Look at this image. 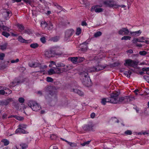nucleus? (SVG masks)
<instances>
[{"instance_id":"nucleus-1","label":"nucleus","mask_w":149,"mask_h":149,"mask_svg":"<svg viewBox=\"0 0 149 149\" xmlns=\"http://www.w3.org/2000/svg\"><path fill=\"white\" fill-rule=\"evenodd\" d=\"M44 89L45 91L44 96L47 102H49L57 99L56 89L55 87L48 86L45 87Z\"/></svg>"},{"instance_id":"nucleus-2","label":"nucleus","mask_w":149,"mask_h":149,"mask_svg":"<svg viewBox=\"0 0 149 149\" xmlns=\"http://www.w3.org/2000/svg\"><path fill=\"white\" fill-rule=\"evenodd\" d=\"M54 69H51L48 71L49 75H52L56 73L59 74L63 72H66L73 68V66H56Z\"/></svg>"},{"instance_id":"nucleus-3","label":"nucleus","mask_w":149,"mask_h":149,"mask_svg":"<svg viewBox=\"0 0 149 149\" xmlns=\"http://www.w3.org/2000/svg\"><path fill=\"white\" fill-rule=\"evenodd\" d=\"M134 100V97L125 96L119 97L116 104H125L132 101Z\"/></svg>"},{"instance_id":"nucleus-4","label":"nucleus","mask_w":149,"mask_h":149,"mask_svg":"<svg viewBox=\"0 0 149 149\" xmlns=\"http://www.w3.org/2000/svg\"><path fill=\"white\" fill-rule=\"evenodd\" d=\"M28 105L34 111H37L41 109L40 105L33 101H30L28 103Z\"/></svg>"},{"instance_id":"nucleus-5","label":"nucleus","mask_w":149,"mask_h":149,"mask_svg":"<svg viewBox=\"0 0 149 149\" xmlns=\"http://www.w3.org/2000/svg\"><path fill=\"white\" fill-rule=\"evenodd\" d=\"M110 97L109 98L110 103L116 104L119 98L118 96L119 95V93L117 91H114L110 94Z\"/></svg>"},{"instance_id":"nucleus-6","label":"nucleus","mask_w":149,"mask_h":149,"mask_svg":"<svg viewBox=\"0 0 149 149\" xmlns=\"http://www.w3.org/2000/svg\"><path fill=\"white\" fill-rule=\"evenodd\" d=\"M130 67H132V66H133L132 67V68H130L129 67V69L128 71H125L124 72V74L128 78H129L130 77V76L132 74V71L134 72H136V73H137L136 72V70L138 69L137 68H136L137 66H130Z\"/></svg>"},{"instance_id":"nucleus-7","label":"nucleus","mask_w":149,"mask_h":149,"mask_svg":"<svg viewBox=\"0 0 149 149\" xmlns=\"http://www.w3.org/2000/svg\"><path fill=\"white\" fill-rule=\"evenodd\" d=\"M103 3L106 6L109 7H113L116 6V7L115 8H117L118 6L117 3L113 0H110L105 1Z\"/></svg>"},{"instance_id":"nucleus-8","label":"nucleus","mask_w":149,"mask_h":149,"mask_svg":"<svg viewBox=\"0 0 149 149\" xmlns=\"http://www.w3.org/2000/svg\"><path fill=\"white\" fill-rule=\"evenodd\" d=\"M59 54L54 50L47 51L45 52V56L47 58H50L54 57L56 55H58Z\"/></svg>"},{"instance_id":"nucleus-9","label":"nucleus","mask_w":149,"mask_h":149,"mask_svg":"<svg viewBox=\"0 0 149 149\" xmlns=\"http://www.w3.org/2000/svg\"><path fill=\"white\" fill-rule=\"evenodd\" d=\"M81 80L82 83L85 86L87 87H89L91 86V81L89 77L86 78L82 79Z\"/></svg>"},{"instance_id":"nucleus-10","label":"nucleus","mask_w":149,"mask_h":149,"mask_svg":"<svg viewBox=\"0 0 149 149\" xmlns=\"http://www.w3.org/2000/svg\"><path fill=\"white\" fill-rule=\"evenodd\" d=\"M138 61L134 60H132L130 59H128L125 60V63H124V65H138L139 64Z\"/></svg>"},{"instance_id":"nucleus-11","label":"nucleus","mask_w":149,"mask_h":149,"mask_svg":"<svg viewBox=\"0 0 149 149\" xmlns=\"http://www.w3.org/2000/svg\"><path fill=\"white\" fill-rule=\"evenodd\" d=\"M73 30L71 29L67 30L65 32V40L68 41L69 38L72 35Z\"/></svg>"},{"instance_id":"nucleus-12","label":"nucleus","mask_w":149,"mask_h":149,"mask_svg":"<svg viewBox=\"0 0 149 149\" xmlns=\"http://www.w3.org/2000/svg\"><path fill=\"white\" fill-rule=\"evenodd\" d=\"M88 43L87 41H85L80 45V50L82 52H86L88 49V47L87 45Z\"/></svg>"},{"instance_id":"nucleus-13","label":"nucleus","mask_w":149,"mask_h":149,"mask_svg":"<svg viewBox=\"0 0 149 149\" xmlns=\"http://www.w3.org/2000/svg\"><path fill=\"white\" fill-rule=\"evenodd\" d=\"M93 126L92 124H86L83 127V129L84 130L86 131H89L91 130L92 131H94L93 128Z\"/></svg>"},{"instance_id":"nucleus-14","label":"nucleus","mask_w":149,"mask_h":149,"mask_svg":"<svg viewBox=\"0 0 149 149\" xmlns=\"http://www.w3.org/2000/svg\"><path fill=\"white\" fill-rule=\"evenodd\" d=\"M13 101V99L11 98H8L4 100L0 101V105L6 106Z\"/></svg>"},{"instance_id":"nucleus-15","label":"nucleus","mask_w":149,"mask_h":149,"mask_svg":"<svg viewBox=\"0 0 149 149\" xmlns=\"http://www.w3.org/2000/svg\"><path fill=\"white\" fill-rule=\"evenodd\" d=\"M116 66H96L95 68L96 70V72H98L100 70H103V69L107 68H114Z\"/></svg>"},{"instance_id":"nucleus-16","label":"nucleus","mask_w":149,"mask_h":149,"mask_svg":"<svg viewBox=\"0 0 149 149\" xmlns=\"http://www.w3.org/2000/svg\"><path fill=\"white\" fill-rule=\"evenodd\" d=\"M88 72H89V71H87L86 70L84 71L82 70L81 72L79 73V74L80 76L81 80L82 79L86 78H87L89 77L88 76Z\"/></svg>"},{"instance_id":"nucleus-17","label":"nucleus","mask_w":149,"mask_h":149,"mask_svg":"<svg viewBox=\"0 0 149 149\" xmlns=\"http://www.w3.org/2000/svg\"><path fill=\"white\" fill-rule=\"evenodd\" d=\"M130 32L127 29L124 28L119 30L118 33L120 35H128Z\"/></svg>"},{"instance_id":"nucleus-18","label":"nucleus","mask_w":149,"mask_h":149,"mask_svg":"<svg viewBox=\"0 0 149 149\" xmlns=\"http://www.w3.org/2000/svg\"><path fill=\"white\" fill-rule=\"evenodd\" d=\"M12 15V13L11 11L9 10H7L5 14L6 19L7 20H8Z\"/></svg>"},{"instance_id":"nucleus-19","label":"nucleus","mask_w":149,"mask_h":149,"mask_svg":"<svg viewBox=\"0 0 149 149\" xmlns=\"http://www.w3.org/2000/svg\"><path fill=\"white\" fill-rule=\"evenodd\" d=\"M144 38L143 37H142L139 38H134L132 40V42L133 43H136L137 42H144Z\"/></svg>"},{"instance_id":"nucleus-20","label":"nucleus","mask_w":149,"mask_h":149,"mask_svg":"<svg viewBox=\"0 0 149 149\" xmlns=\"http://www.w3.org/2000/svg\"><path fill=\"white\" fill-rule=\"evenodd\" d=\"M141 31L139 30L138 31L132 32L130 31V33L132 36H139L141 33Z\"/></svg>"},{"instance_id":"nucleus-21","label":"nucleus","mask_w":149,"mask_h":149,"mask_svg":"<svg viewBox=\"0 0 149 149\" xmlns=\"http://www.w3.org/2000/svg\"><path fill=\"white\" fill-rule=\"evenodd\" d=\"M17 28L19 29V31L21 33H22L24 29V26L21 24H17Z\"/></svg>"},{"instance_id":"nucleus-22","label":"nucleus","mask_w":149,"mask_h":149,"mask_svg":"<svg viewBox=\"0 0 149 149\" xmlns=\"http://www.w3.org/2000/svg\"><path fill=\"white\" fill-rule=\"evenodd\" d=\"M17 39L18 41L21 42L25 43H28V40H25L21 36H18Z\"/></svg>"},{"instance_id":"nucleus-23","label":"nucleus","mask_w":149,"mask_h":149,"mask_svg":"<svg viewBox=\"0 0 149 149\" xmlns=\"http://www.w3.org/2000/svg\"><path fill=\"white\" fill-rule=\"evenodd\" d=\"M26 132H27L24 130L19 128H17L15 131L16 133H19L26 134Z\"/></svg>"},{"instance_id":"nucleus-24","label":"nucleus","mask_w":149,"mask_h":149,"mask_svg":"<svg viewBox=\"0 0 149 149\" xmlns=\"http://www.w3.org/2000/svg\"><path fill=\"white\" fill-rule=\"evenodd\" d=\"M47 23L45 21H42L41 22V25L43 29L46 30Z\"/></svg>"},{"instance_id":"nucleus-25","label":"nucleus","mask_w":149,"mask_h":149,"mask_svg":"<svg viewBox=\"0 0 149 149\" xmlns=\"http://www.w3.org/2000/svg\"><path fill=\"white\" fill-rule=\"evenodd\" d=\"M8 45V43L6 42L2 45H0V49L2 50H4L6 49Z\"/></svg>"},{"instance_id":"nucleus-26","label":"nucleus","mask_w":149,"mask_h":149,"mask_svg":"<svg viewBox=\"0 0 149 149\" xmlns=\"http://www.w3.org/2000/svg\"><path fill=\"white\" fill-rule=\"evenodd\" d=\"M73 91L74 92L78 94L80 96H82L84 95V93L82 91L77 89H73Z\"/></svg>"},{"instance_id":"nucleus-27","label":"nucleus","mask_w":149,"mask_h":149,"mask_svg":"<svg viewBox=\"0 0 149 149\" xmlns=\"http://www.w3.org/2000/svg\"><path fill=\"white\" fill-rule=\"evenodd\" d=\"M109 98H103L102 100L101 103L104 105H105L106 103L107 102H110Z\"/></svg>"},{"instance_id":"nucleus-28","label":"nucleus","mask_w":149,"mask_h":149,"mask_svg":"<svg viewBox=\"0 0 149 149\" xmlns=\"http://www.w3.org/2000/svg\"><path fill=\"white\" fill-rule=\"evenodd\" d=\"M25 33L27 34L28 35H30L32 33V31L29 29H24L22 33V34Z\"/></svg>"},{"instance_id":"nucleus-29","label":"nucleus","mask_w":149,"mask_h":149,"mask_svg":"<svg viewBox=\"0 0 149 149\" xmlns=\"http://www.w3.org/2000/svg\"><path fill=\"white\" fill-rule=\"evenodd\" d=\"M53 25L52 23L49 22L47 23V28L46 30H51L53 28Z\"/></svg>"},{"instance_id":"nucleus-30","label":"nucleus","mask_w":149,"mask_h":149,"mask_svg":"<svg viewBox=\"0 0 149 149\" xmlns=\"http://www.w3.org/2000/svg\"><path fill=\"white\" fill-rule=\"evenodd\" d=\"M71 61L74 64H77V57H72L69 58Z\"/></svg>"},{"instance_id":"nucleus-31","label":"nucleus","mask_w":149,"mask_h":149,"mask_svg":"<svg viewBox=\"0 0 149 149\" xmlns=\"http://www.w3.org/2000/svg\"><path fill=\"white\" fill-rule=\"evenodd\" d=\"M77 57V63H79L82 62L85 60V58L84 57L80 56Z\"/></svg>"},{"instance_id":"nucleus-32","label":"nucleus","mask_w":149,"mask_h":149,"mask_svg":"<svg viewBox=\"0 0 149 149\" xmlns=\"http://www.w3.org/2000/svg\"><path fill=\"white\" fill-rule=\"evenodd\" d=\"M1 142L3 143L4 146H6L9 143V141L8 140L6 139H3L2 140Z\"/></svg>"},{"instance_id":"nucleus-33","label":"nucleus","mask_w":149,"mask_h":149,"mask_svg":"<svg viewBox=\"0 0 149 149\" xmlns=\"http://www.w3.org/2000/svg\"><path fill=\"white\" fill-rule=\"evenodd\" d=\"M81 32V29L80 27H78L76 29V34L77 36L79 35Z\"/></svg>"},{"instance_id":"nucleus-34","label":"nucleus","mask_w":149,"mask_h":149,"mask_svg":"<svg viewBox=\"0 0 149 149\" xmlns=\"http://www.w3.org/2000/svg\"><path fill=\"white\" fill-rule=\"evenodd\" d=\"M39 45L37 43H33L31 44L30 45V47L32 48H36L38 47Z\"/></svg>"},{"instance_id":"nucleus-35","label":"nucleus","mask_w":149,"mask_h":149,"mask_svg":"<svg viewBox=\"0 0 149 149\" xmlns=\"http://www.w3.org/2000/svg\"><path fill=\"white\" fill-rule=\"evenodd\" d=\"M54 6H56L57 8L61 10L62 7L59 5L57 3H53Z\"/></svg>"},{"instance_id":"nucleus-36","label":"nucleus","mask_w":149,"mask_h":149,"mask_svg":"<svg viewBox=\"0 0 149 149\" xmlns=\"http://www.w3.org/2000/svg\"><path fill=\"white\" fill-rule=\"evenodd\" d=\"M12 117L15 118L17 120H21L24 119V118L21 116H12Z\"/></svg>"},{"instance_id":"nucleus-37","label":"nucleus","mask_w":149,"mask_h":149,"mask_svg":"<svg viewBox=\"0 0 149 149\" xmlns=\"http://www.w3.org/2000/svg\"><path fill=\"white\" fill-rule=\"evenodd\" d=\"M131 37L128 36H124L122 37L121 39L122 40H130Z\"/></svg>"},{"instance_id":"nucleus-38","label":"nucleus","mask_w":149,"mask_h":149,"mask_svg":"<svg viewBox=\"0 0 149 149\" xmlns=\"http://www.w3.org/2000/svg\"><path fill=\"white\" fill-rule=\"evenodd\" d=\"M2 34L4 36L7 38H8L10 36V33L5 31L2 32Z\"/></svg>"},{"instance_id":"nucleus-39","label":"nucleus","mask_w":149,"mask_h":149,"mask_svg":"<svg viewBox=\"0 0 149 149\" xmlns=\"http://www.w3.org/2000/svg\"><path fill=\"white\" fill-rule=\"evenodd\" d=\"M20 83L19 81H13L11 82L10 84L11 86H15L16 85H18L19 83Z\"/></svg>"},{"instance_id":"nucleus-40","label":"nucleus","mask_w":149,"mask_h":149,"mask_svg":"<svg viewBox=\"0 0 149 149\" xmlns=\"http://www.w3.org/2000/svg\"><path fill=\"white\" fill-rule=\"evenodd\" d=\"M142 70L143 71H146L147 74L149 75V68L146 67L142 68Z\"/></svg>"},{"instance_id":"nucleus-41","label":"nucleus","mask_w":149,"mask_h":149,"mask_svg":"<svg viewBox=\"0 0 149 149\" xmlns=\"http://www.w3.org/2000/svg\"><path fill=\"white\" fill-rule=\"evenodd\" d=\"M102 33L101 32L98 31L96 32L94 35L95 37H97L101 35Z\"/></svg>"},{"instance_id":"nucleus-42","label":"nucleus","mask_w":149,"mask_h":149,"mask_svg":"<svg viewBox=\"0 0 149 149\" xmlns=\"http://www.w3.org/2000/svg\"><path fill=\"white\" fill-rule=\"evenodd\" d=\"M59 37L58 36H55L52 38V40L54 42H56L58 41L59 39Z\"/></svg>"},{"instance_id":"nucleus-43","label":"nucleus","mask_w":149,"mask_h":149,"mask_svg":"<svg viewBox=\"0 0 149 149\" xmlns=\"http://www.w3.org/2000/svg\"><path fill=\"white\" fill-rule=\"evenodd\" d=\"M124 134L126 135H131L132 134V132L130 130H127L125 132Z\"/></svg>"},{"instance_id":"nucleus-44","label":"nucleus","mask_w":149,"mask_h":149,"mask_svg":"<svg viewBox=\"0 0 149 149\" xmlns=\"http://www.w3.org/2000/svg\"><path fill=\"white\" fill-rule=\"evenodd\" d=\"M103 9L102 8H96L95 10V12L96 13H100L103 11Z\"/></svg>"},{"instance_id":"nucleus-45","label":"nucleus","mask_w":149,"mask_h":149,"mask_svg":"<svg viewBox=\"0 0 149 149\" xmlns=\"http://www.w3.org/2000/svg\"><path fill=\"white\" fill-rule=\"evenodd\" d=\"M22 148V149H25L28 147V145L26 143H22L20 145Z\"/></svg>"},{"instance_id":"nucleus-46","label":"nucleus","mask_w":149,"mask_h":149,"mask_svg":"<svg viewBox=\"0 0 149 149\" xmlns=\"http://www.w3.org/2000/svg\"><path fill=\"white\" fill-rule=\"evenodd\" d=\"M68 144L72 147H76L77 146V144L74 143L68 142Z\"/></svg>"},{"instance_id":"nucleus-47","label":"nucleus","mask_w":149,"mask_h":149,"mask_svg":"<svg viewBox=\"0 0 149 149\" xmlns=\"http://www.w3.org/2000/svg\"><path fill=\"white\" fill-rule=\"evenodd\" d=\"M25 100L24 98L20 97L18 99V101L20 103H23L24 102Z\"/></svg>"},{"instance_id":"nucleus-48","label":"nucleus","mask_w":149,"mask_h":149,"mask_svg":"<svg viewBox=\"0 0 149 149\" xmlns=\"http://www.w3.org/2000/svg\"><path fill=\"white\" fill-rule=\"evenodd\" d=\"M40 40L43 43H45L46 42V38L45 37H43L40 38Z\"/></svg>"},{"instance_id":"nucleus-49","label":"nucleus","mask_w":149,"mask_h":149,"mask_svg":"<svg viewBox=\"0 0 149 149\" xmlns=\"http://www.w3.org/2000/svg\"><path fill=\"white\" fill-rule=\"evenodd\" d=\"M147 54V52L145 51H140L139 54L142 56H145Z\"/></svg>"},{"instance_id":"nucleus-50","label":"nucleus","mask_w":149,"mask_h":149,"mask_svg":"<svg viewBox=\"0 0 149 149\" xmlns=\"http://www.w3.org/2000/svg\"><path fill=\"white\" fill-rule=\"evenodd\" d=\"M5 56V54L3 53H0V60H3Z\"/></svg>"},{"instance_id":"nucleus-51","label":"nucleus","mask_w":149,"mask_h":149,"mask_svg":"<svg viewBox=\"0 0 149 149\" xmlns=\"http://www.w3.org/2000/svg\"><path fill=\"white\" fill-rule=\"evenodd\" d=\"M26 69L25 68H24L23 66L20 67L19 68V71L21 72H23Z\"/></svg>"},{"instance_id":"nucleus-52","label":"nucleus","mask_w":149,"mask_h":149,"mask_svg":"<svg viewBox=\"0 0 149 149\" xmlns=\"http://www.w3.org/2000/svg\"><path fill=\"white\" fill-rule=\"evenodd\" d=\"M90 141H87L83 143H81V145L82 146H84L86 145H88V144H89Z\"/></svg>"},{"instance_id":"nucleus-53","label":"nucleus","mask_w":149,"mask_h":149,"mask_svg":"<svg viewBox=\"0 0 149 149\" xmlns=\"http://www.w3.org/2000/svg\"><path fill=\"white\" fill-rule=\"evenodd\" d=\"M68 104V101L67 99H65L64 100L62 101V104L63 105H67Z\"/></svg>"},{"instance_id":"nucleus-54","label":"nucleus","mask_w":149,"mask_h":149,"mask_svg":"<svg viewBox=\"0 0 149 149\" xmlns=\"http://www.w3.org/2000/svg\"><path fill=\"white\" fill-rule=\"evenodd\" d=\"M47 81L48 82H52L53 81V79L51 77H47Z\"/></svg>"},{"instance_id":"nucleus-55","label":"nucleus","mask_w":149,"mask_h":149,"mask_svg":"<svg viewBox=\"0 0 149 149\" xmlns=\"http://www.w3.org/2000/svg\"><path fill=\"white\" fill-rule=\"evenodd\" d=\"M138 66H137L136 68H137L138 69H136V72H137V74H139L141 75H142L144 73V72L143 71L141 72H137V71L138 70H139L140 69V68L139 67H138Z\"/></svg>"},{"instance_id":"nucleus-56","label":"nucleus","mask_w":149,"mask_h":149,"mask_svg":"<svg viewBox=\"0 0 149 149\" xmlns=\"http://www.w3.org/2000/svg\"><path fill=\"white\" fill-rule=\"evenodd\" d=\"M19 128H21V129L26 128V125L24 124H21L19 125Z\"/></svg>"},{"instance_id":"nucleus-57","label":"nucleus","mask_w":149,"mask_h":149,"mask_svg":"<svg viewBox=\"0 0 149 149\" xmlns=\"http://www.w3.org/2000/svg\"><path fill=\"white\" fill-rule=\"evenodd\" d=\"M0 95H6V92L3 90H0Z\"/></svg>"},{"instance_id":"nucleus-58","label":"nucleus","mask_w":149,"mask_h":149,"mask_svg":"<svg viewBox=\"0 0 149 149\" xmlns=\"http://www.w3.org/2000/svg\"><path fill=\"white\" fill-rule=\"evenodd\" d=\"M19 60L18 58H17L15 60H12L11 61V63H15L18 62L19 61Z\"/></svg>"},{"instance_id":"nucleus-59","label":"nucleus","mask_w":149,"mask_h":149,"mask_svg":"<svg viewBox=\"0 0 149 149\" xmlns=\"http://www.w3.org/2000/svg\"><path fill=\"white\" fill-rule=\"evenodd\" d=\"M7 90L8 92H6V95H8L12 92V91L9 89H7Z\"/></svg>"},{"instance_id":"nucleus-60","label":"nucleus","mask_w":149,"mask_h":149,"mask_svg":"<svg viewBox=\"0 0 149 149\" xmlns=\"http://www.w3.org/2000/svg\"><path fill=\"white\" fill-rule=\"evenodd\" d=\"M98 6L97 5H96L95 6H93L91 8V11L92 12L94 10L95 11V10L96 9V8Z\"/></svg>"},{"instance_id":"nucleus-61","label":"nucleus","mask_w":149,"mask_h":149,"mask_svg":"<svg viewBox=\"0 0 149 149\" xmlns=\"http://www.w3.org/2000/svg\"><path fill=\"white\" fill-rule=\"evenodd\" d=\"M95 67H93V68H91L90 70H89V72H96V70L95 69Z\"/></svg>"},{"instance_id":"nucleus-62","label":"nucleus","mask_w":149,"mask_h":149,"mask_svg":"<svg viewBox=\"0 0 149 149\" xmlns=\"http://www.w3.org/2000/svg\"><path fill=\"white\" fill-rule=\"evenodd\" d=\"M24 1L27 3L30 4L31 3V0H22Z\"/></svg>"},{"instance_id":"nucleus-63","label":"nucleus","mask_w":149,"mask_h":149,"mask_svg":"<svg viewBox=\"0 0 149 149\" xmlns=\"http://www.w3.org/2000/svg\"><path fill=\"white\" fill-rule=\"evenodd\" d=\"M81 25L83 26H87V24L85 21H83L81 23Z\"/></svg>"},{"instance_id":"nucleus-64","label":"nucleus","mask_w":149,"mask_h":149,"mask_svg":"<svg viewBox=\"0 0 149 149\" xmlns=\"http://www.w3.org/2000/svg\"><path fill=\"white\" fill-rule=\"evenodd\" d=\"M19 104L17 103V102H15V107L17 109H18L19 108Z\"/></svg>"}]
</instances>
